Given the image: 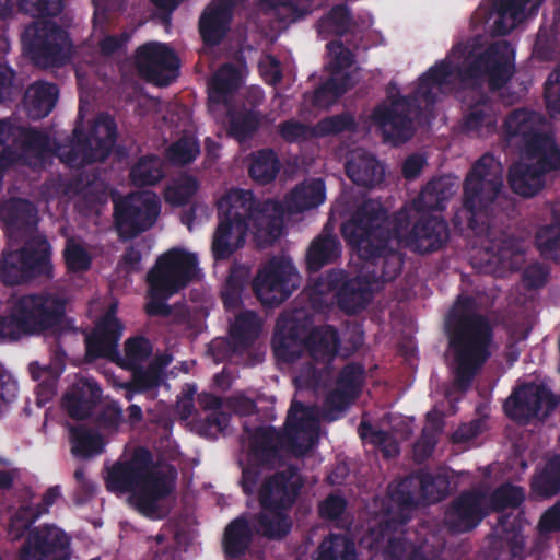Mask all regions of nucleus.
I'll use <instances>...</instances> for the list:
<instances>
[{
	"mask_svg": "<svg viewBox=\"0 0 560 560\" xmlns=\"http://www.w3.org/2000/svg\"><path fill=\"white\" fill-rule=\"evenodd\" d=\"M161 213L155 194H129L114 202V226L120 241H130L150 230Z\"/></svg>",
	"mask_w": 560,
	"mask_h": 560,
	"instance_id": "f8f14e48",
	"label": "nucleus"
},
{
	"mask_svg": "<svg viewBox=\"0 0 560 560\" xmlns=\"http://www.w3.org/2000/svg\"><path fill=\"white\" fill-rule=\"evenodd\" d=\"M278 133L288 143L305 141L315 135L314 128L295 119H288L279 124Z\"/></svg>",
	"mask_w": 560,
	"mask_h": 560,
	"instance_id": "338daca9",
	"label": "nucleus"
},
{
	"mask_svg": "<svg viewBox=\"0 0 560 560\" xmlns=\"http://www.w3.org/2000/svg\"><path fill=\"white\" fill-rule=\"evenodd\" d=\"M340 337L338 329L332 325H324L311 328L306 337V351L317 362L328 363L339 352Z\"/></svg>",
	"mask_w": 560,
	"mask_h": 560,
	"instance_id": "2f4dec72",
	"label": "nucleus"
},
{
	"mask_svg": "<svg viewBox=\"0 0 560 560\" xmlns=\"http://www.w3.org/2000/svg\"><path fill=\"white\" fill-rule=\"evenodd\" d=\"M503 166L491 153L481 155L468 171L463 184V207L468 228L490 255L489 261L502 262L514 252L515 242L508 233L494 229L495 210L502 199Z\"/></svg>",
	"mask_w": 560,
	"mask_h": 560,
	"instance_id": "39448f33",
	"label": "nucleus"
},
{
	"mask_svg": "<svg viewBox=\"0 0 560 560\" xmlns=\"http://www.w3.org/2000/svg\"><path fill=\"white\" fill-rule=\"evenodd\" d=\"M409 228L407 211L389 217L380 201L366 199L342 223L341 234L361 259L373 262L376 278L393 281L404 266L402 248L423 255L440 250L448 241L446 221L435 215L422 214Z\"/></svg>",
	"mask_w": 560,
	"mask_h": 560,
	"instance_id": "f03ea898",
	"label": "nucleus"
},
{
	"mask_svg": "<svg viewBox=\"0 0 560 560\" xmlns=\"http://www.w3.org/2000/svg\"><path fill=\"white\" fill-rule=\"evenodd\" d=\"M303 487L300 470L289 465L266 478L258 490V500L264 510H290Z\"/></svg>",
	"mask_w": 560,
	"mask_h": 560,
	"instance_id": "f3484780",
	"label": "nucleus"
},
{
	"mask_svg": "<svg viewBox=\"0 0 560 560\" xmlns=\"http://www.w3.org/2000/svg\"><path fill=\"white\" fill-rule=\"evenodd\" d=\"M70 538L55 525L28 529L21 549V560H45L50 555L70 552Z\"/></svg>",
	"mask_w": 560,
	"mask_h": 560,
	"instance_id": "5701e85b",
	"label": "nucleus"
},
{
	"mask_svg": "<svg viewBox=\"0 0 560 560\" xmlns=\"http://www.w3.org/2000/svg\"><path fill=\"white\" fill-rule=\"evenodd\" d=\"M252 523L257 535L269 540H282L292 528V522L285 510H261L252 516Z\"/></svg>",
	"mask_w": 560,
	"mask_h": 560,
	"instance_id": "e433bc0d",
	"label": "nucleus"
},
{
	"mask_svg": "<svg viewBox=\"0 0 560 560\" xmlns=\"http://www.w3.org/2000/svg\"><path fill=\"white\" fill-rule=\"evenodd\" d=\"M352 86L353 82L349 73H342L340 77L331 75L314 91L312 104L316 107L328 108Z\"/></svg>",
	"mask_w": 560,
	"mask_h": 560,
	"instance_id": "de8ad7c7",
	"label": "nucleus"
},
{
	"mask_svg": "<svg viewBox=\"0 0 560 560\" xmlns=\"http://www.w3.org/2000/svg\"><path fill=\"white\" fill-rule=\"evenodd\" d=\"M233 0L211 2L202 11L198 28L206 46L213 47L224 39L232 22Z\"/></svg>",
	"mask_w": 560,
	"mask_h": 560,
	"instance_id": "a878e982",
	"label": "nucleus"
},
{
	"mask_svg": "<svg viewBox=\"0 0 560 560\" xmlns=\"http://www.w3.org/2000/svg\"><path fill=\"white\" fill-rule=\"evenodd\" d=\"M363 260L369 269L366 275L362 278L357 277L346 281L335 294L339 310L348 315L357 314L368 306L372 299L373 285L377 289L378 283L387 282L374 276L375 266L372 261Z\"/></svg>",
	"mask_w": 560,
	"mask_h": 560,
	"instance_id": "4be33fe9",
	"label": "nucleus"
},
{
	"mask_svg": "<svg viewBox=\"0 0 560 560\" xmlns=\"http://www.w3.org/2000/svg\"><path fill=\"white\" fill-rule=\"evenodd\" d=\"M521 153L545 178L547 174L560 170V147L552 132L533 139Z\"/></svg>",
	"mask_w": 560,
	"mask_h": 560,
	"instance_id": "cd10ccee",
	"label": "nucleus"
},
{
	"mask_svg": "<svg viewBox=\"0 0 560 560\" xmlns=\"http://www.w3.org/2000/svg\"><path fill=\"white\" fill-rule=\"evenodd\" d=\"M497 529L500 530V539L508 548L511 559L521 558L525 549V537L520 517L512 513L502 514L498 518Z\"/></svg>",
	"mask_w": 560,
	"mask_h": 560,
	"instance_id": "a18cd8bd",
	"label": "nucleus"
},
{
	"mask_svg": "<svg viewBox=\"0 0 560 560\" xmlns=\"http://www.w3.org/2000/svg\"><path fill=\"white\" fill-rule=\"evenodd\" d=\"M101 396L102 388L97 382L79 378L65 393L61 405L71 419L84 420L91 417Z\"/></svg>",
	"mask_w": 560,
	"mask_h": 560,
	"instance_id": "393cba45",
	"label": "nucleus"
},
{
	"mask_svg": "<svg viewBox=\"0 0 560 560\" xmlns=\"http://www.w3.org/2000/svg\"><path fill=\"white\" fill-rule=\"evenodd\" d=\"M308 409L301 401L293 400L288 411L284 430L273 427H258L249 436V454L264 468H276L283 462V451L294 457L307 454L317 443V434L307 431Z\"/></svg>",
	"mask_w": 560,
	"mask_h": 560,
	"instance_id": "6e6552de",
	"label": "nucleus"
},
{
	"mask_svg": "<svg viewBox=\"0 0 560 560\" xmlns=\"http://www.w3.org/2000/svg\"><path fill=\"white\" fill-rule=\"evenodd\" d=\"M388 497L400 510H412L422 504L415 471L388 486Z\"/></svg>",
	"mask_w": 560,
	"mask_h": 560,
	"instance_id": "8fccbe9b",
	"label": "nucleus"
},
{
	"mask_svg": "<svg viewBox=\"0 0 560 560\" xmlns=\"http://www.w3.org/2000/svg\"><path fill=\"white\" fill-rule=\"evenodd\" d=\"M255 529L246 514L233 518L224 528L222 536V550L226 560H238L248 552Z\"/></svg>",
	"mask_w": 560,
	"mask_h": 560,
	"instance_id": "c85d7f7f",
	"label": "nucleus"
},
{
	"mask_svg": "<svg viewBox=\"0 0 560 560\" xmlns=\"http://www.w3.org/2000/svg\"><path fill=\"white\" fill-rule=\"evenodd\" d=\"M544 0H493L490 18L495 16L492 32L505 36L525 19V7L530 4L529 14H535Z\"/></svg>",
	"mask_w": 560,
	"mask_h": 560,
	"instance_id": "bb28decb",
	"label": "nucleus"
},
{
	"mask_svg": "<svg viewBox=\"0 0 560 560\" xmlns=\"http://www.w3.org/2000/svg\"><path fill=\"white\" fill-rule=\"evenodd\" d=\"M124 328V324L117 317V304L113 303L97 319L92 332L86 337V354L93 359L118 357V345Z\"/></svg>",
	"mask_w": 560,
	"mask_h": 560,
	"instance_id": "412c9836",
	"label": "nucleus"
},
{
	"mask_svg": "<svg viewBox=\"0 0 560 560\" xmlns=\"http://www.w3.org/2000/svg\"><path fill=\"white\" fill-rule=\"evenodd\" d=\"M383 557L384 560H431L421 545L401 536L388 538Z\"/></svg>",
	"mask_w": 560,
	"mask_h": 560,
	"instance_id": "603ef678",
	"label": "nucleus"
},
{
	"mask_svg": "<svg viewBox=\"0 0 560 560\" xmlns=\"http://www.w3.org/2000/svg\"><path fill=\"white\" fill-rule=\"evenodd\" d=\"M164 177L161 160L156 155H147L130 170V179L137 187L153 186Z\"/></svg>",
	"mask_w": 560,
	"mask_h": 560,
	"instance_id": "3c124183",
	"label": "nucleus"
},
{
	"mask_svg": "<svg viewBox=\"0 0 560 560\" xmlns=\"http://www.w3.org/2000/svg\"><path fill=\"white\" fill-rule=\"evenodd\" d=\"M59 90L55 83L34 82L24 95V107L30 118L34 120L48 116L58 100Z\"/></svg>",
	"mask_w": 560,
	"mask_h": 560,
	"instance_id": "72a5a7b5",
	"label": "nucleus"
},
{
	"mask_svg": "<svg viewBox=\"0 0 560 560\" xmlns=\"http://www.w3.org/2000/svg\"><path fill=\"white\" fill-rule=\"evenodd\" d=\"M514 71V51L510 43L494 42L481 52H469L456 66L447 58L436 61L420 75L410 95L389 97L388 103L374 108L372 118L385 141L394 145L407 142L413 137V121L421 115L422 103L433 106L436 103L434 90L448 84L456 75L464 88L478 91L463 116V131L487 138L497 131L498 110L494 101L480 90L487 83L490 92L500 91L511 81Z\"/></svg>",
	"mask_w": 560,
	"mask_h": 560,
	"instance_id": "f257e3e1",
	"label": "nucleus"
},
{
	"mask_svg": "<svg viewBox=\"0 0 560 560\" xmlns=\"http://www.w3.org/2000/svg\"><path fill=\"white\" fill-rule=\"evenodd\" d=\"M299 275L292 261L284 256H273L258 270L253 290L260 302L278 306L299 287Z\"/></svg>",
	"mask_w": 560,
	"mask_h": 560,
	"instance_id": "2eb2a0df",
	"label": "nucleus"
},
{
	"mask_svg": "<svg viewBox=\"0 0 560 560\" xmlns=\"http://www.w3.org/2000/svg\"><path fill=\"white\" fill-rule=\"evenodd\" d=\"M308 331V317L281 315L271 338V347L277 360L284 363H293L299 360L306 350V337Z\"/></svg>",
	"mask_w": 560,
	"mask_h": 560,
	"instance_id": "6ab92c4d",
	"label": "nucleus"
},
{
	"mask_svg": "<svg viewBox=\"0 0 560 560\" xmlns=\"http://www.w3.org/2000/svg\"><path fill=\"white\" fill-rule=\"evenodd\" d=\"M198 257L182 248H171L160 255L148 271L145 281L156 290L177 294L197 276Z\"/></svg>",
	"mask_w": 560,
	"mask_h": 560,
	"instance_id": "4468645a",
	"label": "nucleus"
},
{
	"mask_svg": "<svg viewBox=\"0 0 560 560\" xmlns=\"http://www.w3.org/2000/svg\"><path fill=\"white\" fill-rule=\"evenodd\" d=\"M347 176L358 186L372 188L384 179L385 171L371 153L358 149L351 152L346 165Z\"/></svg>",
	"mask_w": 560,
	"mask_h": 560,
	"instance_id": "c756f323",
	"label": "nucleus"
},
{
	"mask_svg": "<svg viewBox=\"0 0 560 560\" xmlns=\"http://www.w3.org/2000/svg\"><path fill=\"white\" fill-rule=\"evenodd\" d=\"M559 405L560 395L553 394L546 383L529 382L512 392L503 409L510 419L527 424L533 419L548 418Z\"/></svg>",
	"mask_w": 560,
	"mask_h": 560,
	"instance_id": "ddd939ff",
	"label": "nucleus"
},
{
	"mask_svg": "<svg viewBox=\"0 0 560 560\" xmlns=\"http://www.w3.org/2000/svg\"><path fill=\"white\" fill-rule=\"evenodd\" d=\"M525 500V491L520 486L505 482L495 488L489 497V510L503 512L506 509H516Z\"/></svg>",
	"mask_w": 560,
	"mask_h": 560,
	"instance_id": "864d4df0",
	"label": "nucleus"
},
{
	"mask_svg": "<svg viewBox=\"0 0 560 560\" xmlns=\"http://www.w3.org/2000/svg\"><path fill=\"white\" fill-rule=\"evenodd\" d=\"M175 295L165 290H156L154 285H148V298L144 310L149 317H168L172 314V307L166 303V301Z\"/></svg>",
	"mask_w": 560,
	"mask_h": 560,
	"instance_id": "0e129e2a",
	"label": "nucleus"
},
{
	"mask_svg": "<svg viewBox=\"0 0 560 560\" xmlns=\"http://www.w3.org/2000/svg\"><path fill=\"white\" fill-rule=\"evenodd\" d=\"M364 378V366L360 363L350 362L340 370L336 387L358 399L362 392Z\"/></svg>",
	"mask_w": 560,
	"mask_h": 560,
	"instance_id": "6e6d98bb",
	"label": "nucleus"
},
{
	"mask_svg": "<svg viewBox=\"0 0 560 560\" xmlns=\"http://www.w3.org/2000/svg\"><path fill=\"white\" fill-rule=\"evenodd\" d=\"M419 497L424 505L444 500L450 492V479L445 474H433L425 468L415 470Z\"/></svg>",
	"mask_w": 560,
	"mask_h": 560,
	"instance_id": "ea45409f",
	"label": "nucleus"
},
{
	"mask_svg": "<svg viewBox=\"0 0 560 560\" xmlns=\"http://www.w3.org/2000/svg\"><path fill=\"white\" fill-rule=\"evenodd\" d=\"M152 354L151 341L143 336L130 337L125 342L126 365L135 368L149 359Z\"/></svg>",
	"mask_w": 560,
	"mask_h": 560,
	"instance_id": "680f3d73",
	"label": "nucleus"
},
{
	"mask_svg": "<svg viewBox=\"0 0 560 560\" xmlns=\"http://www.w3.org/2000/svg\"><path fill=\"white\" fill-rule=\"evenodd\" d=\"M60 497V487L52 486L45 491L39 503L20 506L10 520V533H12L15 538H21L42 515L48 513L49 508L52 506Z\"/></svg>",
	"mask_w": 560,
	"mask_h": 560,
	"instance_id": "7c9ffc66",
	"label": "nucleus"
},
{
	"mask_svg": "<svg viewBox=\"0 0 560 560\" xmlns=\"http://www.w3.org/2000/svg\"><path fill=\"white\" fill-rule=\"evenodd\" d=\"M69 430L74 456L88 458L103 452L104 443L100 433L82 424L72 425Z\"/></svg>",
	"mask_w": 560,
	"mask_h": 560,
	"instance_id": "09e8293b",
	"label": "nucleus"
},
{
	"mask_svg": "<svg viewBox=\"0 0 560 560\" xmlns=\"http://www.w3.org/2000/svg\"><path fill=\"white\" fill-rule=\"evenodd\" d=\"M0 223L10 241L20 242L37 230L38 209L26 198L10 197L0 203Z\"/></svg>",
	"mask_w": 560,
	"mask_h": 560,
	"instance_id": "aec40b11",
	"label": "nucleus"
},
{
	"mask_svg": "<svg viewBox=\"0 0 560 560\" xmlns=\"http://www.w3.org/2000/svg\"><path fill=\"white\" fill-rule=\"evenodd\" d=\"M355 400L353 396L335 387V389L330 390L325 397L322 410L323 420L328 422L338 420Z\"/></svg>",
	"mask_w": 560,
	"mask_h": 560,
	"instance_id": "bf43d9fd",
	"label": "nucleus"
},
{
	"mask_svg": "<svg viewBox=\"0 0 560 560\" xmlns=\"http://www.w3.org/2000/svg\"><path fill=\"white\" fill-rule=\"evenodd\" d=\"M530 487L533 493L541 499L551 498L560 492V454L550 457L533 476Z\"/></svg>",
	"mask_w": 560,
	"mask_h": 560,
	"instance_id": "37998d69",
	"label": "nucleus"
},
{
	"mask_svg": "<svg viewBox=\"0 0 560 560\" xmlns=\"http://www.w3.org/2000/svg\"><path fill=\"white\" fill-rule=\"evenodd\" d=\"M200 154L198 140L190 136H183L173 142L166 150V158L175 166H185L192 163Z\"/></svg>",
	"mask_w": 560,
	"mask_h": 560,
	"instance_id": "5fc2aeb1",
	"label": "nucleus"
},
{
	"mask_svg": "<svg viewBox=\"0 0 560 560\" xmlns=\"http://www.w3.org/2000/svg\"><path fill=\"white\" fill-rule=\"evenodd\" d=\"M240 85V70L232 63H224L219 68L210 82L209 101L226 105Z\"/></svg>",
	"mask_w": 560,
	"mask_h": 560,
	"instance_id": "58836bf2",
	"label": "nucleus"
},
{
	"mask_svg": "<svg viewBox=\"0 0 560 560\" xmlns=\"http://www.w3.org/2000/svg\"><path fill=\"white\" fill-rule=\"evenodd\" d=\"M262 331V322L259 315L252 310L240 312L230 326L229 335L235 346L243 352L249 350L258 340Z\"/></svg>",
	"mask_w": 560,
	"mask_h": 560,
	"instance_id": "c9c22d12",
	"label": "nucleus"
},
{
	"mask_svg": "<svg viewBox=\"0 0 560 560\" xmlns=\"http://www.w3.org/2000/svg\"><path fill=\"white\" fill-rule=\"evenodd\" d=\"M325 200V184L320 178L298 184L283 202L258 200L250 190L231 189L217 201L218 225L212 235L214 261L230 259L243 248L248 232L266 241L282 235L285 212L299 214L317 208Z\"/></svg>",
	"mask_w": 560,
	"mask_h": 560,
	"instance_id": "7ed1b4c3",
	"label": "nucleus"
},
{
	"mask_svg": "<svg viewBox=\"0 0 560 560\" xmlns=\"http://www.w3.org/2000/svg\"><path fill=\"white\" fill-rule=\"evenodd\" d=\"M546 122V118L537 112L526 108L514 109L504 121L506 139L522 151L533 139L548 133L545 131Z\"/></svg>",
	"mask_w": 560,
	"mask_h": 560,
	"instance_id": "b1692460",
	"label": "nucleus"
},
{
	"mask_svg": "<svg viewBox=\"0 0 560 560\" xmlns=\"http://www.w3.org/2000/svg\"><path fill=\"white\" fill-rule=\"evenodd\" d=\"M19 9L31 16H57L63 3L62 0H19Z\"/></svg>",
	"mask_w": 560,
	"mask_h": 560,
	"instance_id": "69168bd1",
	"label": "nucleus"
},
{
	"mask_svg": "<svg viewBox=\"0 0 560 560\" xmlns=\"http://www.w3.org/2000/svg\"><path fill=\"white\" fill-rule=\"evenodd\" d=\"M135 58L139 73L158 86H167L179 75V58L167 44L145 43L137 48Z\"/></svg>",
	"mask_w": 560,
	"mask_h": 560,
	"instance_id": "dca6fc26",
	"label": "nucleus"
},
{
	"mask_svg": "<svg viewBox=\"0 0 560 560\" xmlns=\"http://www.w3.org/2000/svg\"><path fill=\"white\" fill-rule=\"evenodd\" d=\"M199 188L198 180L192 176H186L165 190V200L174 207H183L189 203Z\"/></svg>",
	"mask_w": 560,
	"mask_h": 560,
	"instance_id": "052dcab7",
	"label": "nucleus"
},
{
	"mask_svg": "<svg viewBox=\"0 0 560 560\" xmlns=\"http://www.w3.org/2000/svg\"><path fill=\"white\" fill-rule=\"evenodd\" d=\"M65 262L69 271L81 272L90 269L92 259L88 250L80 244L68 241L63 252Z\"/></svg>",
	"mask_w": 560,
	"mask_h": 560,
	"instance_id": "e2e57ef3",
	"label": "nucleus"
},
{
	"mask_svg": "<svg viewBox=\"0 0 560 560\" xmlns=\"http://www.w3.org/2000/svg\"><path fill=\"white\" fill-rule=\"evenodd\" d=\"M66 314L63 300L49 293L23 294L0 315V343L15 342L59 326Z\"/></svg>",
	"mask_w": 560,
	"mask_h": 560,
	"instance_id": "1a4fd4ad",
	"label": "nucleus"
},
{
	"mask_svg": "<svg viewBox=\"0 0 560 560\" xmlns=\"http://www.w3.org/2000/svg\"><path fill=\"white\" fill-rule=\"evenodd\" d=\"M117 124L108 113H100L88 129L75 126L68 143L59 144L36 127H20L21 160L30 166L42 165L51 153L70 168H82L105 161L117 141Z\"/></svg>",
	"mask_w": 560,
	"mask_h": 560,
	"instance_id": "423d86ee",
	"label": "nucleus"
},
{
	"mask_svg": "<svg viewBox=\"0 0 560 560\" xmlns=\"http://www.w3.org/2000/svg\"><path fill=\"white\" fill-rule=\"evenodd\" d=\"M229 135L237 141L250 139L259 129L264 115L254 108L231 109L228 113Z\"/></svg>",
	"mask_w": 560,
	"mask_h": 560,
	"instance_id": "79ce46f5",
	"label": "nucleus"
},
{
	"mask_svg": "<svg viewBox=\"0 0 560 560\" xmlns=\"http://www.w3.org/2000/svg\"><path fill=\"white\" fill-rule=\"evenodd\" d=\"M535 245L545 259L560 261V226H541L536 232Z\"/></svg>",
	"mask_w": 560,
	"mask_h": 560,
	"instance_id": "4d7b16f0",
	"label": "nucleus"
},
{
	"mask_svg": "<svg viewBox=\"0 0 560 560\" xmlns=\"http://www.w3.org/2000/svg\"><path fill=\"white\" fill-rule=\"evenodd\" d=\"M23 50L39 68L61 67L72 57L69 33L51 21H35L22 34Z\"/></svg>",
	"mask_w": 560,
	"mask_h": 560,
	"instance_id": "9b49d317",
	"label": "nucleus"
},
{
	"mask_svg": "<svg viewBox=\"0 0 560 560\" xmlns=\"http://www.w3.org/2000/svg\"><path fill=\"white\" fill-rule=\"evenodd\" d=\"M481 291L457 295L445 317V332L453 353V385L456 390L467 392L491 355L493 327L482 314Z\"/></svg>",
	"mask_w": 560,
	"mask_h": 560,
	"instance_id": "20e7f679",
	"label": "nucleus"
},
{
	"mask_svg": "<svg viewBox=\"0 0 560 560\" xmlns=\"http://www.w3.org/2000/svg\"><path fill=\"white\" fill-rule=\"evenodd\" d=\"M167 360L155 359L145 368L135 366L130 388L137 393H148L159 388L165 381Z\"/></svg>",
	"mask_w": 560,
	"mask_h": 560,
	"instance_id": "49530a36",
	"label": "nucleus"
},
{
	"mask_svg": "<svg viewBox=\"0 0 560 560\" xmlns=\"http://www.w3.org/2000/svg\"><path fill=\"white\" fill-rule=\"evenodd\" d=\"M105 483L110 492H130V501L136 509L151 518L158 516L159 502L173 491L172 481L154 468L153 455L143 446L137 447L130 459L114 464Z\"/></svg>",
	"mask_w": 560,
	"mask_h": 560,
	"instance_id": "0eeeda50",
	"label": "nucleus"
},
{
	"mask_svg": "<svg viewBox=\"0 0 560 560\" xmlns=\"http://www.w3.org/2000/svg\"><path fill=\"white\" fill-rule=\"evenodd\" d=\"M545 101L550 117L560 116V70L548 77L545 83Z\"/></svg>",
	"mask_w": 560,
	"mask_h": 560,
	"instance_id": "774afa93",
	"label": "nucleus"
},
{
	"mask_svg": "<svg viewBox=\"0 0 560 560\" xmlns=\"http://www.w3.org/2000/svg\"><path fill=\"white\" fill-rule=\"evenodd\" d=\"M358 552L352 537L346 534H329L316 549L314 560H357Z\"/></svg>",
	"mask_w": 560,
	"mask_h": 560,
	"instance_id": "a19ab883",
	"label": "nucleus"
},
{
	"mask_svg": "<svg viewBox=\"0 0 560 560\" xmlns=\"http://www.w3.org/2000/svg\"><path fill=\"white\" fill-rule=\"evenodd\" d=\"M357 25L351 9L346 3L332 5L317 22L316 30L323 39L341 37Z\"/></svg>",
	"mask_w": 560,
	"mask_h": 560,
	"instance_id": "4c0bfd02",
	"label": "nucleus"
},
{
	"mask_svg": "<svg viewBox=\"0 0 560 560\" xmlns=\"http://www.w3.org/2000/svg\"><path fill=\"white\" fill-rule=\"evenodd\" d=\"M489 514L486 495L480 490H465L454 498L444 514L445 525L452 533H470Z\"/></svg>",
	"mask_w": 560,
	"mask_h": 560,
	"instance_id": "a211bd4d",
	"label": "nucleus"
},
{
	"mask_svg": "<svg viewBox=\"0 0 560 560\" xmlns=\"http://www.w3.org/2000/svg\"><path fill=\"white\" fill-rule=\"evenodd\" d=\"M357 122L350 113H341L322 118L314 127L318 137L336 136L345 131H354Z\"/></svg>",
	"mask_w": 560,
	"mask_h": 560,
	"instance_id": "13d9d810",
	"label": "nucleus"
},
{
	"mask_svg": "<svg viewBox=\"0 0 560 560\" xmlns=\"http://www.w3.org/2000/svg\"><path fill=\"white\" fill-rule=\"evenodd\" d=\"M39 277H52L51 246L45 236L31 237L20 249L3 252L0 279L5 285L27 283Z\"/></svg>",
	"mask_w": 560,
	"mask_h": 560,
	"instance_id": "9d476101",
	"label": "nucleus"
},
{
	"mask_svg": "<svg viewBox=\"0 0 560 560\" xmlns=\"http://www.w3.org/2000/svg\"><path fill=\"white\" fill-rule=\"evenodd\" d=\"M340 254L341 244L338 236L324 228L307 248L306 266L308 271H319L324 266L335 262Z\"/></svg>",
	"mask_w": 560,
	"mask_h": 560,
	"instance_id": "473e14b6",
	"label": "nucleus"
},
{
	"mask_svg": "<svg viewBox=\"0 0 560 560\" xmlns=\"http://www.w3.org/2000/svg\"><path fill=\"white\" fill-rule=\"evenodd\" d=\"M546 178L538 173L529 162L518 161L509 168V185L511 189L525 198L536 196L545 187Z\"/></svg>",
	"mask_w": 560,
	"mask_h": 560,
	"instance_id": "f704fd0d",
	"label": "nucleus"
},
{
	"mask_svg": "<svg viewBox=\"0 0 560 560\" xmlns=\"http://www.w3.org/2000/svg\"><path fill=\"white\" fill-rule=\"evenodd\" d=\"M281 168V162L273 149H260L250 154L248 174L253 180L267 185L271 183Z\"/></svg>",
	"mask_w": 560,
	"mask_h": 560,
	"instance_id": "c03bdc74",
	"label": "nucleus"
}]
</instances>
